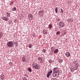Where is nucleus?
I'll return each mask as SVG.
<instances>
[{
    "instance_id": "nucleus-32",
    "label": "nucleus",
    "mask_w": 80,
    "mask_h": 80,
    "mask_svg": "<svg viewBox=\"0 0 80 80\" xmlns=\"http://www.w3.org/2000/svg\"><path fill=\"white\" fill-rule=\"evenodd\" d=\"M51 80H57V79L55 78H53L51 79Z\"/></svg>"
},
{
    "instance_id": "nucleus-30",
    "label": "nucleus",
    "mask_w": 80,
    "mask_h": 80,
    "mask_svg": "<svg viewBox=\"0 0 80 80\" xmlns=\"http://www.w3.org/2000/svg\"><path fill=\"white\" fill-rule=\"evenodd\" d=\"M46 52V50L45 49L42 50V52H43L44 53H45Z\"/></svg>"
},
{
    "instance_id": "nucleus-27",
    "label": "nucleus",
    "mask_w": 80,
    "mask_h": 80,
    "mask_svg": "<svg viewBox=\"0 0 80 80\" xmlns=\"http://www.w3.org/2000/svg\"><path fill=\"white\" fill-rule=\"evenodd\" d=\"M22 79L23 80H27V78L26 77H23L22 78Z\"/></svg>"
},
{
    "instance_id": "nucleus-25",
    "label": "nucleus",
    "mask_w": 80,
    "mask_h": 80,
    "mask_svg": "<svg viewBox=\"0 0 80 80\" xmlns=\"http://www.w3.org/2000/svg\"><path fill=\"white\" fill-rule=\"evenodd\" d=\"M52 62L53 61L52 60V59H50V60L49 61V63H52Z\"/></svg>"
},
{
    "instance_id": "nucleus-11",
    "label": "nucleus",
    "mask_w": 80,
    "mask_h": 80,
    "mask_svg": "<svg viewBox=\"0 0 80 80\" xmlns=\"http://www.w3.org/2000/svg\"><path fill=\"white\" fill-rule=\"evenodd\" d=\"M58 49H55L54 52V53H58Z\"/></svg>"
},
{
    "instance_id": "nucleus-26",
    "label": "nucleus",
    "mask_w": 80,
    "mask_h": 80,
    "mask_svg": "<svg viewBox=\"0 0 80 80\" xmlns=\"http://www.w3.org/2000/svg\"><path fill=\"white\" fill-rule=\"evenodd\" d=\"M50 73H48V74L47 75V77L48 78L49 77V76H50Z\"/></svg>"
},
{
    "instance_id": "nucleus-21",
    "label": "nucleus",
    "mask_w": 80,
    "mask_h": 80,
    "mask_svg": "<svg viewBox=\"0 0 80 80\" xmlns=\"http://www.w3.org/2000/svg\"><path fill=\"white\" fill-rule=\"evenodd\" d=\"M68 22H71V19L70 18H69L67 20Z\"/></svg>"
},
{
    "instance_id": "nucleus-24",
    "label": "nucleus",
    "mask_w": 80,
    "mask_h": 80,
    "mask_svg": "<svg viewBox=\"0 0 80 80\" xmlns=\"http://www.w3.org/2000/svg\"><path fill=\"white\" fill-rule=\"evenodd\" d=\"M28 47L30 48H32V44H29L28 45Z\"/></svg>"
},
{
    "instance_id": "nucleus-15",
    "label": "nucleus",
    "mask_w": 80,
    "mask_h": 80,
    "mask_svg": "<svg viewBox=\"0 0 80 80\" xmlns=\"http://www.w3.org/2000/svg\"><path fill=\"white\" fill-rule=\"evenodd\" d=\"M6 13L7 14V16L8 17H10V13H9L8 12H7Z\"/></svg>"
},
{
    "instance_id": "nucleus-8",
    "label": "nucleus",
    "mask_w": 80,
    "mask_h": 80,
    "mask_svg": "<svg viewBox=\"0 0 80 80\" xmlns=\"http://www.w3.org/2000/svg\"><path fill=\"white\" fill-rule=\"evenodd\" d=\"M59 26L61 27H64V23L62 22H60L59 23Z\"/></svg>"
},
{
    "instance_id": "nucleus-5",
    "label": "nucleus",
    "mask_w": 80,
    "mask_h": 80,
    "mask_svg": "<svg viewBox=\"0 0 80 80\" xmlns=\"http://www.w3.org/2000/svg\"><path fill=\"white\" fill-rule=\"evenodd\" d=\"M54 72H55L56 73H59V69L57 68H55L54 69Z\"/></svg>"
},
{
    "instance_id": "nucleus-4",
    "label": "nucleus",
    "mask_w": 80,
    "mask_h": 80,
    "mask_svg": "<svg viewBox=\"0 0 80 80\" xmlns=\"http://www.w3.org/2000/svg\"><path fill=\"white\" fill-rule=\"evenodd\" d=\"M59 75V73L56 72H54L52 74V76L53 77H57V76H58V75Z\"/></svg>"
},
{
    "instance_id": "nucleus-16",
    "label": "nucleus",
    "mask_w": 80,
    "mask_h": 80,
    "mask_svg": "<svg viewBox=\"0 0 80 80\" xmlns=\"http://www.w3.org/2000/svg\"><path fill=\"white\" fill-rule=\"evenodd\" d=\"M17 10V8H16L14 7L12 9V11H16Z\"/></svg>"
},
{
    "instance_id": "nucleus-28",
    "label": "nucleus",
    "mask_w": 80,
    "mask_h": 80,
    "mask_svg": "<svg viewBox=\"0 0 80 80\" xmlns=\"http://www.w3.org/2000/svg\"><path fill=\"white\" fill-rule=\"evenodd\" d=\"M55 11L56 13H58L57 8H56V9H55Z\"/></svg>"
},
{
    "instance_id": "nucleus-9",
    "label": "nucleus",
    "mask_w": 80,
    "mask_h": 80,
    "mask_svg": "<svg viewBox=\"0 0 80 80\" xmlns=\"http://www.w3.org/2000/svg\"><path fill=\"white\" fill-rule=\"evenodd\" d=\"M75 67L74 68V69L75 70H77L78 69V64L77 63L76 64H75Z\"/></svg>"
},
{
    "instance_id": "nucleus-20",
    "label": "nucleus",
    "mask_w": 80,
    "mask_h": 80,
    "mask_svg": "<svg viewBox=\"0 0 80 80\" xmlns=\"http://www.w3.org/2000/svg\"><path fill=\"white\" fill-rule=\"evenodd\" d=\"M28 70L29 71V72H32V69L30 68H28Z\"/></svg>"
},
{
    "instance_id": "nucleus-6",
    "label": "nucleus",
    "mask_w": 80,
    "mask_h": 80,
    "mask_svg": "<svg viewBox=\"0 0 80 80\" xmlns=\"http://www.w3.org/2000/svg\"><path fill=\"white\" fill-rule=\"evenodd\" d=\"M2 20L5 21H8L9 19L7 17H3L2 18Z\"/></svg>"
},
{
    "instance_id": "nucleus-33",
    "label": "nucleus",
    "mask_w": 80,
    "mask_h": 80,
    "mask_svg": "<svg viewBox=\"0 0 80 80\" xmlns=\"http://www.w3.org/2000/svg\"><path fill=\"white\" fill-rule=\"evenodd\" d=\"M41 12V13H44V11L43 10H41L40 11Z\"/></svg>"
},
{
    "instance_id": "nucleus-36",
    "label": "nucleus",
    "mask_w": 80,
    "mask_h": 80,
    "mask_svg": "<svg viewBox=\"0 0 80 80\" xmlns=\"http://www.w3.org/2000/svg\"><path fill=\"white\" fill-rule=\"evenodd\" d=\"M75 63H76V61H73V63L74 64H75Z\"/></svg>"
},
{
    "instance_id": "nucleus-10",
    "label": "nucleus",
    "mask_w": 80,
    "mask_h": 80,
    "mask_svg": "<svg viewBox=\"0 0 80 80\" xmlns=\"http://www.w3.org/2000/svg\"><path fill=\"white\" fill-rule=\"evenodd\" d=\"M65 55L66 56H67V57H70V53L69 52H66L65 53Z\"/></svg>"
},
{
    "instance_id": "nucleus-17",
    "label": "nucleus",
    "mask_w": 80,
    "mask_h": 80,
    "mask_svg": "<svg viewBox=\"0 0 80 80\" xmlns=\"http://www.w3.org/2000/svg\"><path fill=\"white\" fill-rule=\"evenodd\" d=\"M3 36V33L2 32H0V38H1Z\"/></svg>"
},
{
    "instance_id": "nucleus-18",
    "label": "nucleus",
    "mask_w": 80,
    "mask_h": 80,
    "mask_svg": "<svg viewBox=\"0 0 80 80\" xmlns=\"http://www.w3.org/2000/svg\"><path fill=\"white\" fill-rule=\"evenodd\" d=\"M58 62L59 63H62V62H63V60L62 59H59V60Z\"/></svg>"
},
{
    "instance_id": "nucleus-34",
    "label": "nucleus",
    "mask_w": 80,
    "mask_h": 80,
    "mask_svg": "<svg viewBox=\"0 0 80 80\" xmlns=\"http://www.w3.org/2000/svg\"><path fill=\"white\" fill-rule=\"evenodd\" d=\"M42 13L41 12H40V11L39 12H38V14H39V15H40V14H41Z\"/></svg>"
},
{
    "instance_id": "nucleus-35",
    "label": "nucleus",
    "mask_w": 80,
    "mask_h": 80,
    "mask_svg": "<svg viewBox=\"0 0 80 80\" xmlns=\"http://www.w3.org/2000/svg\"><path fill=\"white\" fill-rule=\"evenodd\" d=\"M57 21H60V19H57Z\"/></svg>"
},
{
    "instance_id": "nucleus-13",
    "label": "nucleus",
    "mask_w": 80,
    "mask_h": 80,
    "mask_svg": "<svg viewBox=\"0 0 80 80\" xmlns=\"http://www.w3.org/2000/svg\"><path fill=\"white\" fill-rule=\"evenodd\" d=\"M26 60V59H25V57H23L22 58V61L23 62H25Z\"/></svg>"
},
{
    "instance_id": "nucleus-31",
    "label": "nucleus",
    "mask_w": 80,
    "mask_h": 80,
    "mask_svg": "<svg viewBox=\"0 0 80 80\" xmlns=\"http://www.w3.org/2000/svg\"><path fill=\"white\" fill-rule=\"evenodd\" d=\"M52 73V71L50 70V72H48V73H50V74H51V73Z\"/></svg>"
},
{
    "instance_id": "nucleus-7",
    "label": "nucleus",
    "mask_w": 80,
    "mask_h": 80,
    "mask_svg": "<svg viewBox=\"0 0 80 80\" xmlns=\"http://www.w3.org/2000/svg\"><path fill=\"white\" fill-rule=\"evenodd\" d=\"M28 18L30 20H32V18H33V16H32V15L31 14H29L28 15Z\"/></svg>"
},
{
    "instance_id": "nucleus-1",
    "label": "nucleus",
    "mask_w": 80,
    "mask_h": 80,
    "mask_svg": "<svg viewBox=\"0 0 80 80\" xmlns=\"http://www.w3.org/2000/svg\"><path fill=\"white\" fill-rule=\"evenodd\" d=\"M32 67L36 69H40V67L38 66V64L36 63H33L32 64Z\"/></svg>"
},
{
    "instance_id": "nucleus-23",
    "label": "nucleus",
    "mask_w": 80,
    "mask_h": 80,
    "mask_svg": "<svg viewBox=\"0 0 80 80\" xmlns=\"http://www.w3.org/2000/svg\"><path fill=\"white\" fill-rule=\"evenodd\" d=\"M60 32L59 31L56 33V35H60Z\"/></svg>"
},
{
    "instance_id": "nucleus-3",
    "label": "nucleus",
    "mask_w": 80,
    "mask_h": 80,
    "mask_svg": "<svg viewBox=\"0 0 80 80\" xmlns=\"http://www.w3.org/2000/svg\"><path fill=\"white\" fill-rule=\"evenodd\" d=\"M38 60L40 62V63H43V60L42 59V58L41 57H39L38 58Z\"/></svg>"
},
{
    "instance_id": "nucleus-2",
    "label": "nucleus",
    "mask_w": 80,
    "mask_h": 80,
    "mask_svg": "<svg viewBox=\"0 0 80 80\" xmlns=\"http://www.w3.org/2000/svg\"><path fill=\"white\" fill-rule=\"evenodd\" d=\"M7 45L8 47H12L13 46V43L12 41L9 42L7 43Z\"/></svg>"
},
{
    "instance_id": "nucleus-12",
    "label": "nucleus",
    "mask_w": 80,
    "mask_h": 80,
    "mask_svg": "<svg viewBox=\"0 0 80 80\" xmlns=\"http://www.w3.org/2000/svg\"><path fill=\"white\" fill-rule=\"evenodd\" d=\"M43 32L44 35H46L47 33V30H44L43 31Z\"/></svg>"
},
{
    "instance_id": "nucleus-22",
    "label": "nucleus",
    "mask_w": 80,
    "mask_h": 80,
    "mask_svg": "<svg viewBox=\"0 0 80 80\" xmlns=\"http://www.w3.org/2000/svg\"><path fill=\"white\" fill-rule=\"evenodd\" d=\"M74 70H73V68H71L70 69V71H71V72H73Z\"/></svg>"
},
{
    "instance_id": "nucleus-14",
    "label": "nucleus",
    "mask_w": 80,
    "mask_h": 80,
    "mask_svg": "<svg viewBox=\"0 0 80 80\" xmlns=\"http://www.w3.org/2000/svg\"><path fill=\"white\" fill-rule=\"evenodd\" d=\"M48 27L49 28L51 29V28H52V25L51 24H49Z\"/></svg>"
},
{
    "instance_id": "nucleus-19",
    "label": "nucleus",
    "mask_w": 80,
    "mask_h": 80,
    "mask_svg": "<svg viewBox=\"0 0 80 80\" xmlns=\"http://www.w3.org/2000/svg\"><path fill=\"white\" fill-rule=\"evenodd\" d=\"M1 78H2V79H3V78H5V77L4 76V75H2L1 76Z\"/></svg>"
},
{
    "instance_id": "nucleus-37",
    "label": "nucleus",
    "mask_w": 80,
    "mask_h": 80,
    "mask_svg": "<svg viewBox=\"0 0 80 80\" xmlns=\"http://www.w3.org/2000/svg\"><path fill=\"white\" fill-rule=\"evenodd\" d=\"M11 4H13V2H12L11 3Z\"/></svg>"
},
{
    "instance_id": "nucleus-29",
    "label": "nucleus",
    "mask_w": 80,
    "mask_h": 80,
    "mask_svg": "<svg viewBox=\"0 0 80 80\" xmlns=\"http://www.w3.org/2000/svg\"><path fill=\"white\" fill-rule=\"evenodd\" d=\"M61 10L62 13H63V9H62V8H61Z\"/></svg>"
}]
</instances>
